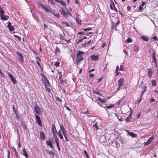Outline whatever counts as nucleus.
<instances>
[{"label": "nucleus", "instance_id": "1", "mask_svg": "<svg viewBox=\"0 0 158 158\" xmlns=\"http://www.w3.org/2000/svg\"><path fill=\"white\" fill-rule=\"evenodd\" d=\"M84 55V52L81 51H77L76 56V63L77 65H79L81 61L84 60L83 56Z\"/></svg>", "mask_w": 158, "mask_h": 158}, {"label": "nucleus", "instance_id": "2", "mask_svg": "<svg viewBox=\"0 0 158 158\" xmlns=\"http://www.w3.org/2000/svg\"><path fill=\"white\" fill-rule=\"evenodd\" d=\"M65 10L62 8H61L60 9V12L61 14L64 17H66L67 15H69L70 16H72V15L71 13L69 12V10L67 8H65Z\"/></svg>", "mask_w": 158, "mask_h": 158}, {"label": "nucleus", "instance_id": "3", "mask_svg": "<svg viewBox=\"0 0 158 158\" xmlns=\"http://www.w3.org/2000/svg\"><path fill=\"white\" fill-rule=\"evenodd\" d=\"M34 108L35 112L38 114L40 115L41 114L42 111L41 110V108L37 105V104L36 103L34 106Z\"/></svg>", "mask_w": 158, "mask_h": 158}, {"label": "nucleus", "instance_id": "4", "mask_svg": "<svg viewBox=\"0 0 158 158\" xmlns=\"http://www.w3.org/2000/svg\"><path fill=\"white\" fill-rule=\"evenodd\" d=\"M41 80L44 85L46 90L48 93H50L51 92V90L50 89L48 88V85H47V82L46 81V80L45 79L44 80L43 78H41Z\"/></svg>", "mask_w": 158, "mask_h": 158}, {"label": "nucleus", "instance_id": "5", "mask_svg": "<svg viewBox=\"0 0 158 158\" xmlns=\"http://www.w3.org/2000/svg\"><path fill=\"white\" fill-rule=\"evenodd\" d=\"M147 76L148 77L150 78L153 73V69L151 68H149L147 69Z\"/></svg>", "mask_w": 158, "mask_h": 158}, {"label": "nucleus", "instance_id": "6", "mask_svg": "<svg viewBox=\"0 0 158 158\" xmlns=\"http://www.w3.org/2000/svg\"><path fill=\"white\" fill-rule=\"evenodd\" d=\"M35 117L36 123H37L40 126L42 127L43 125L40 116L36 114H35Z\"/></svg>", "mask_w": 158, "mask_h": 158}, {"label": "nucleus", "instance_id": "7", "mask_svg": "<svg viewBox=\"0 0 158 158\" xmlns=\"http://www.w3.org/2000/svg\"><path fill=\"white\" fill-rule=\"evenodd\" d=\"M7 74L9 77L11 81L13 82L14 84H15L17 83V81L13 76V75L10 73L8 72Z\"/></svg>", "mask_w": 158, "mask_h": 158}, {"label": "nucleus", "instance_id": "8", "mask_svg": "<svg viewBox=\"0 0 158 158\" xmlns=\"http://www.w3.org/2000/svg\"><path fill=\"white\" fill-rule=\"evenodd\" d=\"M124 79L123 78H120L118 81V87L117 89H119L121 87V86L124 85Z\"/></svg>", "mask_w": 158, "mask_h": 158}, {"label": "nucleus", "instance_id": "9", "mask_svg": "<svg viewBox=\"0 0 158 158\" xmlns=\"http://www.w3.org/2000/svg\"><path fill=\"white\" fill-rule=\"evenodd\" d=\"M16 53L17 54V55L19 56L18 58L19 60L21 62H23L24 61V59L23 57V56L22 54L19 52H16Z\"/></svg>", "mask_w": 158, "mask_h": 158}, {"label": "nucleus", "instance_id": "10", "mask_svg": "<svg viewBox=\"0 0 158 158\" xmlns=\"http://www.w3.org/2000/svg\"><path fill=\"white\" fill-rule=\"evenodd\" d=\"M40 6L43 9H44L46 12L47 13H48V12H49L50 10L47 7L44 5L42 3H41L40 4Z\"/></svg>", "mask_w": 158, "mask_h": 158}, {"label": "nucleus", "instance_id": "11", "mask_svg": "<svg viewBox=\"0 0 158 158\" xmlns=\"http://www.w3.org/2000/svg\"><path fill=\"white\" fill-rule=\"evenodd\" d=\"M40 6L43 9H44L46 12L47 13H48V12H49L50 10L47 7L44 5L42 3H41L40 4Z\"/></svg>", "mask_w": 158, "mask_h": 158}, {"label": "nucleus", "instance_id": "12", "mask_svg": "<svg viewBox=\"0 0 158 158\" xmlns=\"http://www.w3.org/2000/svg\"><path fill=\"white\" fill-rule=\"evenodd\" d=\"M40 139L42 140H44L46 139L45 134L42 131H40Z\"/></svg>", "mask_w": 158, "mask_h": 158}, {"label": "nucleus", "instance_id": "13", "mask_svg": "<svg viewBox=\"0 0 158 158\" xmlns=\"http://www.w3.org/2000/svg\"><path fill=\"white\" fill-rule=\"evenodd\" d=\"M50 138L49 139V140L46 141V143L47 145L49 146L51 148H53V146L52 145V142L50 140Z\"/></svg>", "mask_w": 158, "mask_h": 158}, {"label": "nucleus", "instance_id": "14", "mask_svg": "<svg viewBox=\"0 0 158 158\" xmlns=\"http://www.w3.org/2000/svg\"><path fill=\"white\" fill-rule=\"evenodd\" d=\"M98 57V55L95 56L94 54L91 56V59L93 61H95L99 59Z\"/></svg>", "mask_w": 158, "mask_h": 158}, {"label": "nucleus", "instance_id": "15", "mask_svg": "<svg viewBox=\"0 0 158 158\" xmlns=\"http://www.w3.org/2000/svg\"><path fill=\"white\" fill-rule=\"evenodd\" d=\"M126 131H128L127 134L130 136L133 137H136L137 135L134 133L132 132H130L128 131L127 130H126Z\"/></svg>", "mask_w": 158, "mask_h": 158}, {"label": "nucleus", "instance_id": "16", "mask_svg": "<svg viewBox=\"0 0 158 158\" xmlns=\"http://www.w3.org/2000/svg\"><path fill=\"white\" fill-rule=\"evenodd\" d=\"M23 153L22 154L26 158H28V155L26 149L24 148H23Z\"/></svg>", "mask_w": 158, "mask_h": 158}, {"label": "nucleus", "instance_id": "17", "mask_svg": "<svg viewBox=\"0 0 158 158\" xmlns=\"http://www.w3.org/2000/svg\"><path fill=\"white\" fill-rule=\"evenodd\" d=\"M138 44H134L133 46V50L134 52H137L138 51Z\"/></svg>", "mask_w": 158, "mask_h": 158}, {"label": "nucleus", "instance_id": "18", "mask_svg": "<svg viewBox=\"0 0 158 158\" xmlns=\"http://www.w3.org/2000/svg\"><path fill=\"white\" fill-rule=\"evenodd\" d=\"M58 74L60 75L59 78L60 81V84L61 85H63V80L61 78L62 74L61 73V72H58Z\"/></svg>", "mask_w": 158, "mask_h": 158}, {"label": "nucleus", "instance_id": "19", "mask_svg": "<svg viewBox=\"0 0 158 158\" xmlns=\"http://www.w3.org/2000/svg\"><path fill=\"white\" fill-rule=\"evenodd\" d=\"M0 18L1 19L3 20H6L9 19V17L8 16L3 15L1 17H0Z\"/></svg>", "mask_w": 158, "mask_h": 158}, {"label": "nucleus", "instance_id": "20", "mask_svg": "<svg viewBox=\"0 0 158 158\" xmlns=\"http://www.w3.org/2000/svg\"><path fill=\"white\" fill-rule=\"evenodd\" d=\"M98 100L100 101L101 102L103 103L106 102V99L105 98L102 99L100 97H98Z\"/></svg>", "mask_w": 158, "mask_h": 158}, {"label": "nucleus", "instance_id": "21", "mask_svg": "<svg viewBox=\"0 0 158 158\" xmlns=\"http://www.w3.org/2000/svg\"><path fill=\"white\" fill-rule=\"evenodd\" d=\"M156 54V53L155 52H154L152 54V58L153 59L152 61H154V63H156V57L155 56V55Z\"/></svg>", "mask_w": 158, "mask_h": 158}, {"label": "nucleus", "instance_id": "22", "mask_svg": "<svg viewBox=\"0 0 158 158\" xmlns=\"http://www.w3.org/2000/svg\"><path fill=\"white\" fill-rule=\"evenodd\" d=\"M21 125L23 127V130L24 131L27 130V125L24 122L22 121L21 122Z\"/></svg>", "mask_w": 158, "mask_h": 158}, {"label": "nucleus", "instance_id": "23", "mask_svg": "<svg viewBox=\"0 0 158 158\" xmlns=\"http://www.w3.org/2000/svg\"><path fill=\"white\" fill-rule=\"evenodd\" d=\"M140 38L143 40L146 41H148L149 39L145 35H142L141 36Z\"/></svg>", "mask_w": 158, "mask_h": 158}, {"label": "nucleus", "instance_id": "24", "mask_svg": "<svg viewBox=\"0 0 158 158\" xmlns=\"http://www.w3.org/2000/svg\"><path fill=\"white\" fill-rule=\"evenodd\" d=\"M145 4V2H142V4L141 6L139 7V10H143V7Z\"/></svg>", "mask_w": 158, "mask_h": 158}, {"label": "nucleus", "instance_id": "25", "mask_svg": "<svg viewBox=\"0 0 158 158\" xmlns=\"http://www.w3.org/2000/svg\"><path fill=\"white\" fill-rule=\"evenodd\" d=\"M151 83L153 86H156V80H153L151 81Z\"/></svg>", "mask_w": 158, "mask_h": 158}, {"label": "nucleus", "instance_id": "26", "mask_svg": "<svg viewBox=\"0 0 158 158\" xmlns=\"http://www.w3.org/2000/svg\"><path fill=\"white\" fill-rule=\"evenodd\" d=\"M14 150L15 153V156H16V158H20V156L17 152L16 149L15 148H14Z\"/></svg>", "mask_w": 158, "mask_h": 158}, {"label": "nucleus", "instance_id": "27", "mask_svg": "<svg viewBox=\"0 0 158 158\" xmlns=\"http://www.w3.org/2000/svg\"><path fill=\"white\" fill-rule=\"evenodd\" d=\"M4 13V11L2 10V7L0 6V15L1 17Z\"/></svg>", "mask_w": 158, "mask_h": 158}, {"label": "nucleus", "instance_id": "28", "mask_svg": "<svg viewBox=\"0 0 158 158\" xmlns=\"http://www.w3.org/2000/svg\"><path fill=\"white\" fill-rule=\"evenodd\" d=\"M57 135L59 136L60 138L61 139H63V137L60 132V130L57 133Z\"/></svg>", "mask_w": 158, "mask_h": 158}, {"label": "nucleus", "instance_id": "29", "mask_svg": "<svg viewBox=\"0 0 158 158\" xmlns=\"http://www.w3.org/2000/svg\"><path fill=\"white\" fill-rule=\"evenodd\" d=\"M46 151L48 153V154L50 156L52 155L53 156V157H54V153L53 152H52V151H48L47 149L46 150Z\"/></svg>", "mask_w": 158, "mask_h": 158}, {"label": "nucleus", "instance_id": "30", "mask_svg": "<svg viewBox=\"0 0 158 158\" xmlns=\"http://www.w3.org/2000/svg\"><path fill=\"white\" fill-rule=\"evenodd\" d=\"M59 3H60L61 5L65 7L66 6V4L64 1H63L62 0H61Z\"/></svg>", "mask_w": 158, "mask_h": 158}, {"label": "nucleus", "instance_id": "31", "mask_svg": "<svg viewBox=\"0 0 158 158\" xmlns=\"http://www.w3.org/2000/svg\"><path fill=\"white\" fill-rule=\"evenodd\" d=\"M114 106V104H111L110 105L106 106L105 107H104V108H105V109L106 108H107V109H110V108H113Z\"/></svg>", "mask_w": 158, "mask_h": 158}, {"label": "nucleus", "instance_id": "32", "mask_svg": "<svg viewBox=\"0 0 158 158\" xmlns=\"http://www.w3.org/2000/svg\"><path fill=\"white\" fill-rule=\"evenodd\" d=\"M76 22H77V23L78 24H80V25H81V20L79 19L78 18H76Z\"/></svg>", "mask_w": 158, "mask_h": 158}, {"label": "nucleus", "instance_id": "33", "mask_svg": "<svg viewBox=\"0 0 158 158\" xmlns=\"http://www.w3.org/2000/svg\"><path fill=\"white\" fill-rule=\"evenodd\" d=\"M60 130H61L62 131V132L65 131V129L64 128L63 124H61L60 125Z\"/></svg>", "mask_w": 158, "mask_h": 158}, {"label": "nucleus", "instance_id": "34", "mask_svg": "<svg viewBox=\"0 0 158 158\" xmlns=\"http://www.w3.org/2000/svg\"><path fill=\"white\" fill-rule=\"evenodd\" d=\"M55 138V142L56 143V144H59V139L58 138L57 136H54Z\"/></svg>", "mask_w": 158, "mask_h": 158}, {"label": "nucleus", "instance_id": "35", "mask_svg": "<svg viewBox=\"0 0 158 158\" xmlns=\"http://www.w3.org/2000/svg\"><path fill=\"white\" fill-rule=\"evenodd\" d=\"M59 38L61 40H65L64 36L61 33L59 34Z\"/></svg>", "mask_w": 158, "mask_h": 158}, {"label": "nucleus", "instance_id": "36", "mask_svg": "<svg viewBox=\"0 0 158 158\" xmlns=\"http://www.w3.org/2000/svg\"><path fill=\"white\" fill-rule=\"evenodd\" d=\"M132 41V40L130 38H128L125 41L126 43H128L131 42Z\"/></svg>", "mask_w": 158, "mask_h": 158}, {"label": "nucleus", "instance_id": "37", "mask_svg": "<svg viewBox=\"0 0 158 158\" xmlns=\"http://www.w3.org/2000/svg\"><path fill=\"white\" fill-rule=\"evenodd\" d=\"M120 20H119V19H118V21L117 22V23H115V29H116V27H117L118 26V24H119L120 23Z\"/></svg>", "mask_w": 158, "mask_h": 158}, {"label": "nucleus", "instance_id": "38", "mask_svg": "<svg viewBox=\"0 0 158 158\" xmlns=\"http://www.w3.org/2000/svg\"><path fill=\"white\" fill-rule=\"evenodd\" d=\"M52 133H53V135L54 136H56V133H57V131L56 129H55L54 131H53Z\"/></svg>", "mask_w": 158, "mask_h": 158}, {"label": "nucleus", "instance_id": "39", "mask_svg": "<svg viewBox=\"0 0 158 158\" xmlns=\"http://www.w3.org/2000/svg\"><path fill=\"white\" fill-rule=\"evenodd\" d=\"M14 37L16 38H17L18 39V40L19 41H21V37H19V36L18 35H14Z\"/></svg>", "mask_w": 158, "mask_h": 158}, {"label": "nucleus", "instance_id": "40", "mask_svg": "<svg viewBox=\"0 0 158 158\" xmlns=\"http://www.w3.org/2000/svg\"><path fill=\"white\" fill-rule=\"evenodd\" d=\"M84 153L85 154V155L86 156L87 158H89V156L88 154L87 153L86 151L85 150H84L83 151Z\"/></svg>", "mask_w": 158, "mask_h": 158}, {"label": "nucleus", "instance_id": "41", "mask_svg": "<svg viewBox=\"0 0 158 158\" xmlns=\"http://www.w3.org/2000/svg\"><path fill=\"white\" fill-rule=\"evenodd\" d=\"M9 29L10 32L13 31L14 30V27L13 26H12L8 27Z\"/></svg>", "mask_w": 158, "mask_h": 158}, {"label": "nucleus", "instance_id": "42", "mask_svg": "<svg viewBox=\"0 0 158 158\" xmlns=\"http://www.w3.org/2000/svg\"><path fill=\"white\" fill-rule=\"evenodd\" d=\"M61 23H62L63 24H64L65 25V27H70V25H69L68 24V22H64L62 21L61 22Z\"/></svg>", "mask_w": 158, "mask_h": 158}, {"label": "nucleus", "instance_id": "43", "mask_svg": "<svg viewBox=\"0 0 158 158\" xmlns=\"http://www.w3.org/2000/svg\"><path fill=\"white\" fill-rule=\"evenodd\" d=\"M49 2L51 4L53 5L54 6H55V4L54 3L53 0H48Z\"/></svg>", "mask_w": 158, "mask_h": 158}, {"label": "nucleus", "instance_id": "44", "mask_svg": "<svg viewBox=\"0 0 158 158\" xmlns=\"http://www.w3.org/2000/svg\"><path fill=\"white\" fill-rule=\"evenodd\" d=\"M131 119V118L129 117H127L125 119V121L126 122H128L130 121V120Z\"/></svg>", "mask_w": 158, "mask_h": 158}, {"label": "nucleus", "instance_id": "45", "mask_svg": "<svg viewBox=\"0 0 158 158\" xmlns=\"http://www.w3.org/2000/svg\"><path fill=\"white\" fill-rule=\"evenodd\" d=\"M83 29L85 31H89L90 30H92V28H91V27H88V28H83Z\"/></svg>", "mask_w": 158, "mask_h": 158}, {"label": "nucleus", "instance_id": "46", "mask_svg": "<svg viewBox=\"0 0 158 158\" xmlns=\"http://www.w3.org/2000/svg\"><path fill=\"white\" fill-rule=\"evenodd\" d=\"M147 88V87L146 86H145L144 87V88H143V90L142 93L141 95V97L142 96L143 94L146 91Z\"/></svg>", "mask_w": 158, "mask_h": 158}, {"label": "nucleus", "instance_id": "47", "mask_svg": "<svg viewBox=\"0 0 158 158\" xmlns=\"http://www.w3.org/2000/svg\"><path fill=\"white\" fill-rule=\"evenodd\" d=\"M60 50L59 48L58 47H56V50L55 52V53H56L57 52H58L59 53H60Z\"/></svg>", "mask_w": 158, "mask_h": 158}, {"label": "nucleus", "instance_id": "48", "mask_svg": "<svg viewBox=\"0 0 158 158\" xmlns=\"http://www.w3.org/2000/svg\"><path fill=\"white\" fill-rule=\"evenodd\" d=\"M117 117L119 121H122L123 120V118L120 116L117 115Z\"/></svg>", "mask_w": 158, "mask_h": 158}, {"label": "nucleus", "instance_id": "49", "mask_svg": "<svg viewBox=\"0 0 158 158\" xmlns=\"http://www.w3.org/2000/svg\"><path fill=\"white\" fill-rule=\"evenodd\" d=\"M55 129H56L55 125V124L52 123V131H54Z\"/></svg>", "mask_w": 158, "mask_h": 158}, {"label": "nucleus", "instance_id": "50", "mask_svg": "<svg viewBox=\"0 0 158 158\" xmlns=\"http://www.w3.org/2000/svg\"><path fill=\"white\" fill-rule=\"evenodd\" d=\"M54 15L55 16L57 17L58 18H60L59 14L56 12H55Z\"/></svg>", "mask_w": 158, "mask_h": 158}, {"label": "nucleus", "instance_id": "51", "mask_svg": "<svg viewBox=\"0 0 158 158\" xmlns=\"http://www.w3.org/2000/svg\"><path fill=\"white\" fill-rule=\"evenodd\" d=\"M93 92L94 94H96L102 96L101 94L99 92H98L95 90H94Z\"/></svg>", "mask_w": 158, "mask_h": 158}, {"label": "nucleus", "instance_id": "52", "mask_svg": "<svg viewBox=\"0 0 158 158\" xmlns=\"http://www.w3.org/2000/svg\"><path fill=\"white\" fill-rule=\"evenodd\" d=\"M56 100L57 101H59L60 102H62L61 99L58 97H56Z\"/></svg>", "mask_w": 158, "mask_h": 158}, {"label": "nucleus", "instance_id": "53", "mask_svg": "<svg viewBox=\"0 0 158 158\" xmlns=\"http://www.w3.org/2000/svg\"><path fill=\"white\" fill-rule=\"evenodd\" d=\"M60 63L59 62H56L55 63L54 65L56 67H58L59 66Z\"/></svg>", "mask_w": 158, "mask_h": 158}, {"label": "nucleus", "instance_id": "54", "mask_svg": "<svg viewBox=\"0 0 158 158\" xmlns=\"http://www.w3.org/2000/svg\"><path fill=\"white\" fill-rule=\"evenodd\" d=\"M93 127L95 128L96 129L98 130L99 129L97 123L94 124L93 125Z\"/></svg>", "mask_w": 158, "mask_h": 158}, {"label": "nucleus", "instance_id": "55", "mask_svg": "<svg viewBox=\"0 0 158 158\" xmlns=\"http://www.w3.org/2000/svg\"><path fill=\"white\" fill-rule=\"evenodd\" d=\"M49 12L51 13L52 15H54L55 12L53 10H52L50 9V10Z\"/></svg>", "mask_w": 158, "mask_h": 158}, {"label": "nucleus", "instance_id": "56", "mask_svg": "<svg viewBox=\"0 0 158 158\" xmlns=\"http://www.w3.org/2000/svg\"><path fill=\"white\" fill-rule=\"evenodd\" d=\"M112 4H113V7H114V9L115 10L116 12H118V10L115 7V6L113 2H112Z\"/></svg>", "mask_w": 158, "mask_h": 158}, {"label": "nucleus", "instance_id": "57", "mask_svg": "<svg viewBox=\"0 0 158 158\" xmlns=\"http://www.w3.org/2000/svg\"><path fill=\"white\" fill-rule=\"evenodd\" d=\"M119 69L120 70L124 71L123 66L122 65H120Z\"/></svg>", "mask_w": 158, "mask_h": 158}, {"label": "nucleus", "instance_id": "58", "mask_svg": "<svg viewBox=\"0 0 158 158\" xmlns=\"http://www.w3.org/2000/svg\"><path fill=\"white\" fill-rule=\"evenodd\" d=\"M83 40V39L82 38H81V39H79L78 40V41L77 42V44H78L79 43L81 42Z\"/></svg>", "mask_w": 158, "mask_h": 158}, {"label": "nucleus", "instance_id": "59", "mask_svg": "<svg viewBox=\"0 0 158 158\" xmlns=\"http://www.w3.org/2000/svg\"><path fill=\"white\" fill-rule=\"evenodd\" d=\"M155 101V99H154L152 97L151 99L150 100V102H154Z\"/></svg>", "mask_w": 158, "mask_h": 158}, {"label": "nucleus", "instance_id": "60", "mask_svg": "<svg viewBox=\"0 0 158 158\" xmlns=\"http://www.w3.org/2000/svg\"><path fill=\"white\" fill-rule=\"evenodd\" d=\"M7 23H8V25H7V27H10V26H11V23L9 21H8V22H7Z\"/></svg>", "mask_w": 158, "mask_h": 158}, {"label": "nucleus", "instance_id": "61", "mask_svg": "<svg viewBox=\"0 0 158 158\" xmlns=\"http://www.w3.org/2000/svg\"><path fill=\"white\" fill-rule=\"evenodd\" d=\"M41 75L42 77H44V79L46 80L47 79V78L45 76L44 74L42 73H41Z\"/></svg>", "mask_w": 158, "mask_h": 158}, {"label": "nucleus", "instance_id": "62", "mask_svg": "<svg viewBox=\"0 0 158 158\" xmlns=\"http://www.w3.org/2000/svg\"><path fill=\"white\" fill-rule=\"evenodd\" d=\"M152 39L155 40H158V38L156 36H154L152 37Z\"/></svg>", "mask_w": 158, "mask_h": 158}, {"label": "nucleus", "instance_id": "63", "mask_svg": "<svg viewBox=\"0 0 158 158\" xmlns=\"http://www.w3.org/2000/svg\"><path fill=\"white\" fill-rule=\"evenodd\" d=\"M103 78V76H102V77L100 78L98 81V82L99 83L102 79Z\"/></svg>", "mask_w": 158, "mask_h": 158}, {"label": "nucleus", "instance_id": "64", "mask_svg": "<svg viewBox=\"0 0 158 158\" xmlns=\"http://www.w3.org/2000/svg\"><path fill=\"white\" fill-rule=\"evenodd\" d=\"M62 133L64 135V136H66V131H62Z\"/></svg>", "mask_w": 158, "mask_h": 158}]
</instances>
